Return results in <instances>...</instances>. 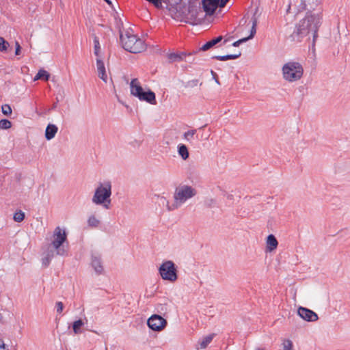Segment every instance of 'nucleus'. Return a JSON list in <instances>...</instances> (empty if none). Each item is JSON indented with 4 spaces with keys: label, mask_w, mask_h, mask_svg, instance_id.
Wrapping results in <instances>:
<instances>
[{
    "label": "nucleus",
    "mask_w": 350,
    "mask_h": 350,
    "mask_svg": "<svg viewBox=\"0 0 350 350\" xmlns=\"http://www.w3.org/2000/svg\"><path fill=\"white\" fill-rule=\"evenodd\" d=\"M111 185L110 182L100 183L96 189L92 198V202L96 204H102L105 202L111 203Z\"/></svg>",
    "instance_id": "6"
},
{
    "label": "nucleus",
    "mask_w": 350,
    "mask_h": 350,
    "mask_svg": "<svg viewBox=\"0 0 350 350\" xmlns=\"http://www.w3.org/2000/svg\"><path fill=\"white\" fill-rule=\"evenodd\" d=\"M43 255L49 257V258L52 259L56 254V250L55 247L52 246L51 244H49L47 245V248L46 251L44 252Z\"/></svg>",
    "instance_id": "23"
},
{
    "label": "nucleus",
    "mask_w": 350,
    "mask_h": 350,
    "mask_svg": "<svg viewBox=\"0 0 350 350\" xmlns=\"http://www.w3.org/2000/svg\"><path fill=\"white\" fill-rule=\"evenodd\" d=\"M322 0H301V4L304 9L308 10L305 17L299 21L296 26L295 29L291 35V38L293 41L300 42L302 38L309 36L310 33L312 36V43L314 42L318 38L319 28L322 24L321 8H320L317 12L314 13L316 8L320 5Z\"/></svg>",
    "instance_id": "1"
},
{
    "label": "nucleus",
    "mask_w": 350,
    "mask_h": 350,
    "mask_svg": "<svg viewBox=\"0 0 350 350\" xmlns=\"http://www.w3.org/2000/svg\"><path fill=\"white\" fill-rule=\"evenodd\" d=\"M245 22H246L245 21H243V19H241V22H240V24H241V23H243V24H245Z\"/></svg>",
    "instance_id": "48"
},
{
    "label": "nucleus",
    "mask_w": 350,
    "mask_h": 350,
    "mask_svg": "<svg viewBox=\"0 0 350 350\" xmlns=\"http://www.w3.org/2000/svg\"><path fill=\"white\" fill-rule=\"evenodd\" d=\"M52 259L49 258V257L44 255V256L42 258V265L45 267H48L51 262Z\"/></svg>",
    "instance_id": "35"
},
{
    "label": "nucleus",
    "mask_w": 350,
    "mask_h": 350,
    "mask_svg": "<svg viewBox=\"0 0 350 350\" xmlns=\"http://www.w3.org/2000/svg\"><path fill=\"white\" fill-rule=\"evenodd\" d=\"M91 265L97 274L100 275V274L103 273V272L104 271V268L103 266L101 257L99 254H92Z\"/></svg>",
    "instance_id": "12"
},
{
    "label": "nucleus",
    "mask_w": 350,
    "mask_h": 350,
    "mask_svg": "<svg viewBox=\"0 0 350 350\" xmlns=\"http://www.w3.org/2000/svg\"><path fill=\"white\" fill-rule=\"evenodd\" d=\"M1 110H2V113L5 116H8L11 115V113H12L11 107L8 104H5V105H2Z\"/></svg>",
    "instance_id": "31"
},
{
    "label": "nucleus",
    "mask_w": 350,
    "mask_h": 350,
    "mask_svg": "<svg viewBox=\"0 0 350 350\" xmlns=\"http://www.w3.org/2000/svg\"><path fill=\"white\" fill-rule=\"evenodd\" d=\"M148 3L152 4L157 8H162V0H146Z\"/></svg>",
    "instance_id": "33"
},
{
    "label": "nucleus",
    "mask_w": 350,
    "mask_h": 350,
    "mask_svg": "<svg viewBox=\"0 0 350 350\" xmlns=\"http://www.w3.org/2000/svg\"><path fill=\"white\" fill-rule=\"evenodd\" d=\"M297 314L301 319L308 322H314L319 319L316 312L305 307L299 306Z\"/></svg>",
    "instance_id": "11"
},
{
    "label": "nucleus",
    "mask_w": 350,
    "mask_h": 350,
    "mask_svg": "<svg viewBox=\"0 0 350 350\" xmlns=\"http://www.w3.org/2000/svg\"><path fill=\"white\" fill-rule=\"evenodd\" d=\"M88 226L92 228H96L100 224V221L94 215H91L88 220Z\"/></svg>",
    "instance_id": "24"
},
{
    "label": "nucleus",
    "mask_w": 350,
    "mask_h": 350,
    "mask_svg": "<svg viewBox=\"0 0 350 350\" xmlns=\"http://www.w3.org/2000/svg\"><path fill=\"white\" fill-rule=\"evenodd\" d=\"M57 131L58 128L56 125L53 124H49L45 130V138L47 140L52 139L55 136Z\"/></svg>",
    "instance_id": "16"
},
{
    "label": "nucleus",
    "mask_w": 350,
    "mask_h": 350,
    "mask_svg": "<svg viewBox=\"0 0 350 350\" xmlns=\"http://www.w3.org/2000/svg\"><path fill=\"white\" fill-rule=\"evenodd\" d=\"M227 41H228V40H225L224 41V42H223V44H226V42Z\"/></svg>",
    "instance_id": "51"
},
{
    "label": "nucleus",
    "mask_w": 350,
    "mask_h": 350,
    "mask_svg": "<svg viewBox=\"0 0 350 350\" xmlns=\"http://www.w3.org/2000/svg\"><path fill=\"white\" fill-rule=\"evenodd\" d=\"M0 347H1V348H3L4 349L5 348V344L3 343Z\"/></svg>",
    "instance_id": "49"
},
{
    "label": "nucleus",
    "mask_w": 350,
    "mask_h": 350,
    "mask_svg": "<svg viewBox=\"0 0 350 350\" xmlns=\"http://www.w3.org/2000/svg\"><path fill=\"white\" fill-rule=\"evenodd\" d=\"M107 4L111 5V1L110 0H104Z\"/></svg>",
    "instance_id": "46"
},
{
    "label": "nucleus",
    "mask_w": 350,
    "mask_h": 350,
    "mask_svg": "<svg viewBox=\"0 0 350 350\" xmlns=\"http://www.w3.org/2000/svg\"><path fill=\"white\" fill-rule=\"evenodd\" d=\"M213 335L206 336L200 343L201 349H205L212 341Z\"/></svg>",
    "instance_id": "25"
},
{
    "label": "nucleus",
    "mask_w": 350,
    "mask_h": 350,
    "mask_svg": "<svg viewBox=\"0 0 350 350\" xmlns=\"http://www.w3.org/2000/svg\"><path fill=\"white\" fill-rule=\"evenodd\" d=\"M304 74L302 65L297 62H288L282 66L284 79L288 82L299 80Z\"/></svg>",
    "instance_id": "5"
},
{
    "label": "nucleus",
    "mask_w": 350,
    "mask_h": 350,
    "mask_svg": "<svg viewBox=\"0 0 350 350\" xmlns=\"http://www.w3.org/2000/svg\"><path fill=\"white\" fill-rule=\"evenodd\" d=\"M241 55V53L239 52L237 54H230V55H215L213 56L212 58L215 59L219 61H227L229 59H236L240 57Z\"/></svg>",
    "instance_id": "19"
},
{
    "label": "nucleus",
    "mask_w": 350,
    "mask_h": 350,
    "mask_svg": "<svg viewBox=\"0 0 350 350\" xmlns=\"http://www.w3.org/2000/svg\"><path fill=\"white\" fill-rule=\"evenodd\" d=\"M49 77H50V74L43 70V69H40L38 72L37 73V75H36L35 78H34V80H38V79H42L44 81H48L49 79Z\"/></svg>",
    "instance_id": "22"
},
{
    "label": "nucleus",
    "mask_w": 350,
    "mask_h": 350,
    "mask_svg": "<svg viewBox=\"0 0 350 350\" xmlns=\"http://www.w3.org/2000/svg\"><path fill=\"white\" fill-rule=\"evenodd\" d=\"M13 219L16 222H21L25 219V213L19 210L14 214Z\"/></svg>",
    "instance_id": "26"
},
{
    "label": "nucleus",
    "mask_w": 350,
    "mask_h": 350,
    "mask_svg": "<svg viewBox=\"0 0 350 350\" xmlns=\"http://www.w3.org/2000/svg\"><path fill=\"white\" fill-rule=\"evenodd\" d=\"M211 72L213 78L215 79V82L217 84H220L219 81L218 77H217V75L216 74V72H215L213 70H211Z\"/></svg>",
    "instance_id": "38"
},
{
    "label": "nucleus",
    "mask_w": 350,
    "mask_h": 350,
    "mask_svg": "<svg viewBox=\"0 0 350 350\" xmlns=\"http://www.w3.org/2000/svg\"><path fill=\"white\" fill-rule=\"evenodd\" d=\"M240 44H241V42H240V40H237V41L234 42L232 43V45L233 46H234V47H237V46H239Z\"/></svg>",
    "instance_id": "40"
},
{
    "label": "nucleus",
    "mask_w": 350,
    "mask_h": 350,
    "mask_svg": "<svg viewBox=\"0 0 350 350\" xmlns=\"http://www.w3.org/2000/svg\"><path fill=\"white\" fill-rule=\"evenodd\" d=\"M196 132V129L189 130L184 133V138L187 140H189L190 137H192Z\"/></svg>",
    "instance_id": "34"
},
{
    "label": "nucleus",
    "mask_w": 350,
    "mask_h": 350,
    "mask_svg": "<svg viewBox=\"0 0 350 350\" xmlns=\"http://www.w3.org/2000/svg\"><path fill=\"white\" fill-rule=\"evenodd\" d=\"M221 3V0H202V8L208 16L213 15Z\"/></svg>",
    "instance_id": "10"
},
{
    "label": "nucleus",
    "mask_w": 350,
    "mask_h": 350,
    "mask_svg": "<svg viewBox=\"0 0 350 350\" xmlns=\"http://www.w3.org/2000/svg\"><path fill=\"white\" fill-rule=\"evenodd\" d=\"M232 195H229V196H228V198L231 199V198H232Z\"/></svg>",
    "instance_id": "50"
},
{
    "label": "nucleus",
    "mask_w": 350,
    "mask_h": 350,
    "mask_svg": "<svg viewBox=\"0 0 350 350\" xmlns=\"http://www.w3.org/2000/svg\"><path fill=\"white\" fill-rule=\"evenodd\" d=\"M266 244V250L268 252H272L277 248L278 242L275 237L271 234L267 237Z\"/></svg>",
    "instance_id": "14"
},
{
    "label": "nucleus",
    "mask_w": 350,
    "mask_h": 350,
    "mask_svg": "<svg viewBox=\"0 0 350 350\" xmlns=\"http://www.w3.org/2000/svg\"><path fill=\"white\" fill-rule=\"evenodd\" d=\"M67 241V234L64 230L60 227L55 228L53 232V240L51 245L56 250V254L64 256L66 254L67 250L65 248L64 243Z\"/></svg>",
    "instance_id": "7"
},
{
    "label": "nucleus",
    "mask_w": 350,
    "mask_h": 350,
    "mask_svg": "<svg viewBox=\"0 0 350 350\" xmlns=\"http://www.w3.org/2000/svg\"><path fill=\"white\" fill-rule=\"evenodd\" d=\"M10 44L3 37H0V51L5 52L9 47Z\"/></svg>",
    "instance_id": "27"
},
{
    "label": "nucleus",
    "mask_w": 350,
    "mask_h": 350,
    "mask_svg": "<svg viewBox=\"0 0 350 350\" xmlns=\"http://www.w3.org/2000/svg\"><path fill=\"white\" fill-rule=\"evenodd\" d=\"M167 321L161 315L153 314L147 321L148 326L153 331H161L167 325Z\"/></svg>",
    "instance_id": "9"
},
{
    "label": "nucleus",
    "mask_w": 350,
    "mask_h": 350,
    "mask_svg": "<svg viewBox=\"0 0 350 350\" xmlns=\"http://www.w3.org/2000/svg\"><path fill=\"white\" fill-rule=\"evenodd\" d=\"M120 40L122 48L130 53H139L146 49L144 41L129 31H126L124 33L120 30Z\"/></svg>",
    "instance_id": "3"
},
{
    "label": "nucleus",
    "mask_w": 350,
    "mask_h": 350,
    "mask_svg": "<svg viewBox=\"0 0 350 350\" xmlns=\"http://www.w3.org/2000/svg\"><path fill=\"white\" fill-rule=\"evenodd\" d=\"M245 22H246L245 21H243V19H241V22H240V24H241V23H243V24H245Z\"/></svg>",
    "instance_id": "47"
},
{
    "label": "nucleus",
    "mask_w": 350,
    "mask_h": 350,
    "mask_svg": "<svg viewBox=\"0 0 350 350\" xmlns=\"http://www.w3.org/2000/svg\"><path fill=\"white\" fill-rule=\"evenodd\" d=\"M199 84L198 79H192L186 83H184L183 85L185 88H193Z\"/></svg>",
    "instance_id": "28"
},
{
    "label": "nucleus",
    "mask_w": 350,
    "mask_h": 350,
    "mask_svg": "<svg viewBox=\"0 0 350 350\" xmlns=\"http://www.w3.org/2000/svg\"><path fill=\"white\" fill-rule=\"evenodd\" d=\"M191 18L193 19L194 22H196L197 21L196 16H194L193 14H191Z\"/></svg>",
    "instance_id": "45"
},
{
    "label": "nucleus",
    "mask_w": 350,
    "mask_h": 350,
    "mask_svg": "<svg viewBox=\"0 0 350 350\" xmlns=\"http://www.w3.org/2000/svg\"><path fill=\"white\" fill-rule=\"evenodd\" d=\"M223 40L222 36H219L215 37L211 40L206 42L204 44H203L200 48H199V51H206L213 47H215L217 44L221 42Z\"/></svg>",
    "instance_id": "13"
},
{
    "label": "nucleus",
    "mask_w": 350,
    "mask_h": 350,
    "mask_svg": "<svg viewBox=\"0 0 350 350\" xmlns=\"http://www.w3.org/2000/svg\"><path fill=\"white\" fill-rule=\"evenodd\" d=\"M187 53H172L168 54L167 57L170 62H180L183 60L187 61L186 59Z\"/></svg>",
    "instance_id": "17"
},
{
    "label": "nucleus",
    "mask_w": 350,
    "mask_h": 350,
    "mask_svg": "<svg viewBox=\"0 0 350 350\" xmlns=\"http://www.w3.org/2000/svg\"><path fill=\"white\" fill-rule=\"evenodd\" d=\"M178 152L183 160H187L189 157L188 148L185 144H180L178 146Z\"/></svg>",
    "instance_id": "20"
},
{
    "label": "nucleus",
    "mask_w": 350,
    "mask_h": 350,
    "mask_svg": "<svg viewBox=\"0 0 350 350\" xmlns=\"http://www.w3.org/2000/svg\"><path fill=\"white\" fill-rule=\"evenodd\" d=\"M199 51V49L198 51H193L191 53H189L188 54H187V56H190V55H194V54H196Z\"/></svg>",
    "instance_id": "43"
},
{
    "label": "nucleus",
    "mask_w": 350,
    "mask_h": 350,
    "mask_svg": "<svg viewBox=\"0 0 350 350\" xmlns=\"http://www.w3.org/2000/svg\"><path fill=\"white\" fill-rule=\"evenodd\" d=\"M196 194L197 191L195 188L189 185H180L175 189L174 193V202L172 205L169 204L168 200L163 196L159 197V199L161 204L166 205L168 211H172L177 209L187 200L194 197Z\"/></svg>",
    "instance_id": "2"
},
{
    "label": "nucleus",
    "mask_w": 350,
    "mask_h": 350,
    "mask_svg": "<svg viewBox=\"0 0 350 350\" xmlns=\"http://www.w3.org/2000/svg\"><path fill=\"white\" fill-rule=\"evenodd\" d=\"M252 39L249 36L247 37H245V38H243L241 39H239L240 42H241V44L243 43V42H247V40Z\"/></svg>",
    "instance_id": "39"
},
{
    "label": "nucleus",
    "mask_w": 350,
    "mask_h": 350,
    "mask_svg": "<svg viewBox=\"0 0 350 350\" xmlns=\"http://www.w3.org/2000/svg\"><path fill=\"white\" fill-rule=\"evenodd\" d=\"M103 204V206H104L106 209H109V207H110V206H109V204H108V202H105V203H104V204Z\"/></svg>",
    "instance_id": "44"
},
{
    "label": "nucleus",
    "mask_w": 350,
    "mask_h": 350,
    "mask_svg": "<svg viewBox=\"0 0 350 350\" xmlns=\"http://www.w3.org/2000/svg\"><path fill=\"white\" fill-rule=\"evenodd\" d=\"M94 55L98 57L99 56L100 46L99 40H98V37H96V36H95L94 38Z\"/></svg>",
    "instance_id": "29"
},
{
    "label": "nucleus",
    "mask_w": 350,
    "mask_h": 350,
    "mask_svg": "<svg viewBox=\"0 0 350 350\" xmlns=\"http://www.w3.org/2000/svg\"><path fill=\"white\" fill-rule=\"evenodd\" d=\"M15 46H16L15 55H19L21 54V46L18 42H16Z\"/></svg>",
    "instance_id": "37"
},
{
    "label": "nucleus",
    "mask_w": 350,
    "mask_h": 350,
    "mask_svg": "<svg viewBox=\"0 0 350 350\" xmlns=\"http://www.w3.org/2000/svg\"><path fill=\"white\" fill-rule=\"evenodd\" d=\"M283 350H293V342L291 340H284L283 342Z\"/></svg>",
    "instance_id": "32"
},
{
    "label": "nucleus",
    "mask_w": 350,
    "mask_h": 350,
    "mask_svg": "<svg viewBox=\"0 0 350 350\" xmlns=\"http://www.w3.org/2000/svg\"><path fill=\"white\" fill-rule=\"evenodd\" d=\"M56 308H57V312L58 313H62V312L63 311V309H64V304L62 301H57L56 303Z\"/></svg>",
    "instance_id": "36"
},
{
    "label": "nucleus",
    "mask_w": 350,
    "mask_h": 350,
    "mask_svg": "<svg viewBox=\"0 0 350 350\" xmlns=\"http://www.w3.org/2000/svg\"><path fill=\"white\" fill-rule=\"evenodd\" d=\"M12 126V122L8 119H2L0 120V129H8Z\"/></svg>",
    "instance_id": "30"
},
{
    "label": "nucleus",
    "mask_w": 350,
    "mask_h": 350,
    "mask_svg": "<svg viewBox=\"0 0 350 350\" xmlns=\"http://www.w3.org/2000/svg\"><path fill=\"white\" fill-rule=\"evenodd\" d=\"M58 100L55 103H54L52 105L51 110L55 109L57 106Z\"/></svg>",
    "instance_id": "42"
},
{
    "label": "nucleus",
    "mask_w": 350,
    "mask_h": 350,
    "mask_svg": "<svg viewBox=\"0 0 350 350\" xmlns=\"http://www.w3.org/2000/svg\"><path fill=\"white\" fill-rule=\"evenodd\" d=\"M84 325V322L82 319H78L73 322L72 325V328L75 334H79L82 333V327Z\"/></svg>",
    "instance_id": "21"
},
{
    "label": "nucleus",
    "mask_w": 350,
    "mask_h": 350,
    "mask_svg": "<svg viewBox=\"0 0 350 350\" xmlns=\"http://www.w3.org/2000/svg\"><path fill=\"white\" fill-rule=\"evenodd\" d=\"M177 267L172 260L163 262L159 268V273L161 278L174 282L178 279Z\"/></svg>",
    "instance_id": "8"
},
{
    "label": "nucleus",
    "mask_w": 350,
    "mask_h": 350,
    "mask_svg": "<svg viewBox=\"0 0 350 350\" xmlns=\"http://www.w3.org/2000/svg\"><path fill=\"white\" fill-rule=\"evenodd\" d=\"M229 0H221L220 8H224Z\"/></svg>",
    "instance_id": "41"
},
{
    "label": "nucleus",
    "mask_w": 350,
    "mask_h": 350,
    "mask_svg": "<svg viewBox=\"0 0 350 350\" xmlns=\"http://www.w3.org/2000/svg\"><path fill=\"white\" fill-rule=\"evenodd\" d=\"M256 350H264L263 349L258 348Z\"/></svg>",
    "instance_id": "52"
},
{
    "label": "nucleus",
    "mask_w": 350,
    "mask_h": 350,
    "mask_svg": "<svg viewBox=\"0 0 350 350\" xmlns=\"http://www.w3.org/2000/svg\"><path fill=\"white\" fill-rule=\"evenodd\" d=\"M131 94L139 100L146 101L151 105H156L155 94L150 90L145 91L137 79H133L130 83Z\"/></svg>",
    "instance_id": "4"
},
{
    "label": "nucleus",
    "mask_w": 350,
    "mask_h": 350,
    "mask_svg": "<svg viewBox=\"0 0 350 350\" xmlns=\"http://www.w3.org/2000/svg\"><path fill=\"white\" fill-rule=\"evenodd\" d=\"M96 66L98 73V77L105 82H107V76L106 74L105 67L104 62L102 59H96Z\"/></svg>",
    "instance_id": "15"
},
{
    "label": "nucleus",
    "mask_w": 350,
    "mask_h": 350,
    "mask_svg": "<svg viewBox=\"0 0 350 350\" xmlns=\"http://www.w3.org/2000/svg\"><path fill=\"white\" fill-rule=\"evenodd\" d=\"M258 10V8H256L255 10V12L254 13V14L252 17V26L250 29V33L249 35V36L252 39L254 37V36L256 33V26L258 24V18L256 17V14H257Z\"/></svg>",
    "instance_id": "18"
}]
</instances>
